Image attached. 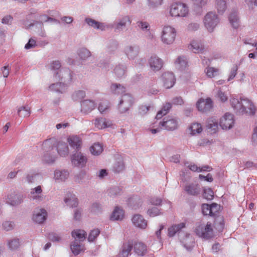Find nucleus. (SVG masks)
<instances>
[{
  "instance_id": "9d476101",
  "label": "nucleus",
  "mask_w": 257,
  "mask_h": 257,
  "mask_svg": "<svg viewBox=\"0 0 257 257\" xmlns=\"http://www.w3.org/2000/svg\"><path fill=\"white\" fill-rule=\"evenodd\" d=\"M52 146V143L51 140H46L42 145L43 149L47 151V153L43 156V160L49 164L54 163L56 159V156H52L48 153L49 151L53 149Z\"/></svg>"
},
{
  "instance_id": "473e14b6",
  "label": "nucleus",
  "mask_w": 257,
  "mask_h": 257,
  "mask_svg": "<svg viewBox=\"0 0 257 257\" xmlns=\"http://www.w3.org/2000/svg\"><path fill=\"white\" fill-rule=\"evenodd\" d=\"M111 92L115 94L122 95L125 92V88L119 84H112L110 86Z\"/></svg>"
},
{
  "instance_id": "39448f33",
  "label": "nucleus",
  "mask_w": 257,
  "mask_h": 257,
  "mask_svg": "<svg viewBox=\"0 0 257 257\" xmlns=\"http://www.w3.org/2000/svg\"><path fill=\"white\" fill-rule=\"evenodd\" d=\"M196 234L199 237L209 239L213 237V231L211 223L207 222L206 224L199 223L196 225L195 229Z\"/></svg>"
},
{
  "instance_id": "a18cd8bd",
  "label": "nucleus",
  "mask_w": 257,
  "mask_h": 257,
  "mask_svg": "<svg viewBox=\"0 0 257 257\" xmlns=\"http://www.w3.org/2000/svg\"><path fill=\"white\" fill-rule=\"evenodd\" d=\"M18 114L20 117H28L31 114L30 108L28 106H22L18 109Z\"/></svg>"
},
{
  "instance_id": "72a5a7b5",
  "label": "nucleus",
  "mask_w": 257,
  "mask_h": 257,
  "mask_svg": "<svg viewBox=\"0 0 257 257\" xmlns=\"http://www.w3.org/2000/svg\"><path fill=\"white\" fill-rule=\"evenodd\" d=\"M206 127L207 129L210 130L211 133H216L218 128L217 120L213 117L210 118L207 121Z\"/></svg>"
},
{
  "instance_id": "0e129e2a",
  "label": "nucleus",
  "mask_w": 257,
  "mask_h": 257,
  "mask_svg": "<svg viewBox=\"0 0 257 257\" xmlns=\"http://www.w3.org/2000/svg\"><path fill=\"white\" fill-rule=\"evenodd\" d=\"M148 6L150 9H155L162 4V0H148Z\"/></svg>"
},
{
  "instance_id": "ddd939ff",
  "label": "nucleus",
  "mask_w": 257,
  "mask_h": 257,
  "mask_svg": "<svg viewBox=\"0 0 257 257\" xmlns=\"http://www.w3.org/2000/svg\"><path fill=\"white\" fill-rule=\"evenodd\" d=\"M124 52L129 60H134L138 57L140 49L137 45H129L125 48Z\"/></svg>"
},
{
  "instance_id": "774afa93",
  "label": "nucleus",
  "mask_w": 257,
  "mask_h": 257,
  "mask_svg": "<svg viewBox=\"0 0 257 257\" xmlns=\"http://www.w3.org/2000/svg\"><path fill=\"white\" fill-rule=\"evenodd\" d=\"M36 46V41L33 38H31L29 39L28 42L25 45V48L27 50H28L34 48Z\"/></svg>"
},
{
  "instance_id": "9b49d317",
  "label": "nucleus",
  "mask_w": 257,
  "mask_h": 257,
  "mask_svg": "<svg viewBox=\"0 0 257 257\" xmlns=\"http://www.w3.org/2000/svg\"><path fill=\"white\" fill-rule=\"evenodd\" d=\"M71 162L73 165L78 167H84L87 162V157L81 152H76L72 155Z\"/></svg>"
},
{
  "instance_id": "58836bf2",
  "label": "nucleus",
  "mask_w": 257,
  "mask_h": 257,
  "mask_svg": "<svg viewBox=\"0 0 257 257\" xmlns=\"http://www.w3.org/2000/svg\"><path fill=\"white\" fill-rule=\"evenodd\" d=\"M72 236L74 237L75 240L79 239L80 241H83L85 238L86 233L83 230H74L71 233Z\"/></svg>"
},
{
  "instance_id": "bf43d9fd",
  "label": "nucleus",
  "mask_w": 257,
  "mask_h": 257,
  "mask_svg": "<svg viewBox=\"0 0 257 257\" xmlns=\"http://www.w3.org/2000/svg\"><path fill=\"white\" fill-rule=\"evenodd\" d=\"M109 107V102L106 100H103L99 104L98 108L101 113H103L107 110Z\"/></svg>"
},
{
  "instance_id": "c756f323",
  "label": "nucleus",
  "mask_w": 257,
  "mask_h": 257,
  "mask_svg": "<svg viewBox=\"0 0 257 257\" xmlns=\"http://www.w3.org/2000/svg\"><path fill=\"white\" fill-rule=\"evenodd\" d=\"M69 175L67 170H56L54 172V178L59 181H64L68 178Z\"/></svg>"
},
{
  "instance_id": "ea45409f",
  "label": "nucleus",
  "mask_w": 257,
  "mask_h": 257,
  "mask_svg": "<svg viewBox=\"0 0 257 257\" xmlns=\"http://www.w3.org/2000/svg\"><path fill=\"white\" fill-rule=\"evenodd\" d=\"M229 20L233 28L237 29L239 26V19L237 14L233 12L229 16Z\"/></svg>"
},
{
  "instance_id": "412c9836",
  "label": "nucleus",
  "mask_w": 257,
  "mask_h": 257,
  "mask_svg": "<svg viewBox=\"0 0 257 257\" xmlns=\"http://www.w3.org/2000/svg\"><path fill=\"white\" fill-rule=\"evenodd\" d=\"M184 190L188 195L192 196H197L201 193L200 185L196 183H191L186 185Z\"/></svg>"
},
{
  "instance_id": "7c9ffc66",
  "label": "nucleus",
  "mask_w": 257,
  "mask_h": 257,
  "mask_svg": "<svg viewBox=\"0 0 257 257\" xmlns=\"http://www.w3.org/2000/svg\"><path fill=\"white\" fill-rule=\"evenodd\" d=\"M64 201L67 205L70 207H75L78 205L77 199L75 197V195L71 193L67 194Z\"/></svg>"
},
{
  "instance_id": "603ef678",
  "label": "nucleus",
  "mask_w": 257,
  "mask_h": 257,
  "mask_svg": "<svg viewBox=\"0 0 257 257\" xmlns=\"http://www.w3.org/2000/svg\"><path fill=\"white\" fill-rule=\"evenodd\" d=\"M125 166L122 161L120 160L115 163L113 166V169L115 172H120L124 169Z\"/></svg>"
},
{
  "instance_id": "423d86ee",
  "label": "nucleus",
  "mask_w": 257,
  "mask_h": 257,
  "mask_svg": "<svg viewBox=\"0 0 257 257\" xmlns=\"http://www.w3.org/2000/svg\"><path fill=\"white\" fill-rule=\"evenodd\" d=\"M131 23L130 18L128 16H125L117 19L113 24H110V27L114 29V32L119 33L123 31Z\"/></svg>"
},
{
  "instance_id": "864d4df0",
  "label": "nucleus",
  "mask_w": 257,
  "mask_h": 257,
  "mask_svg": "<svg viewBox=\"0 0 257 257\" xmlns=\"http://www.w3.org/2000/svg\"><path fill=\"white\" fill-rule=\"evenodd\" d=\"M213 192L210 188L203 189V197L207 200H212L213 198Z\"/></svg>"
},
{
  "instance_id": "13d9d810",
  "label": "nucleus",
  "mask_w": 257,
  "mask_h": 257,
  "mask_svg": "<svg viewBox=\"0 0 257 257\" xmlns=\"http://www.w3.org/2000/svg\"><path fill=\"white\" fill-rule=\"evenodd\" d=\"M205 72L208 77L211 78L218 74V70L213 67H208L206 68Z\"/></svg>"
},
{
  "instance_id": "a211bd4d",
  "label": "nucleus",
  "mask_w": 257,
  "mask_h": 257,
  "mask_svg": "<svg viewBox=\"0 0 257 257\" xmlns=\"http://www.w3.org/2000/svg\"><path fill=\"white\" fill-rule=\"evenodd\" d=\"M23 201V196L21 194H17L15 193L8 195L6 198V203L12 205L17 206Z\"/></svg>"
},
{
  "instance_id": "2eb2a0df",
  "label": "nucleus",
  "mask_w": 257,
  "mask_h": 257,
  "mask_svg": "<svg viewBox=\"0 0 257 257\" xmlns=\"http://www.w3.org/2000/svg\"><path fill=\"white\" fill-rule=\"evenodd\" d=\"M96 107V103L93 100L85 99L81 102V112L88 114Z\"/></svg>"
},
{
  "instance_id": "b1692460",
  "label": "nucleus",
  "mask_w": 257,
  "mask_h": 257,
  "mask_svg": "<svg viewBox=\"0 0 257 257\" xmlns=\"http://www.w3.org/2000/svg\"><path fill=\"white\" fill-rule=\"evenodd\" d=\"M188 48L195 53H202L204 51V45L201 42L197 41H192Z\"/></svg>"
},
{
  "instance_id": "c9c22d12",
  "label": "nucleus",
  "mask_w": 257,
  "mask_h": 257,
  "mask_svg": "<svg viewBox=\"0 0 257 257\" xmlns=\"http://www.w3.org/2000/svg\"><path fill=\"white\" fill-rule=\"evenodd\" d=\"M86 96V93L84 90H78L75 91L71 95V98L74 101H82L81 100Z\"/></svg>"
},
{
  "instance_id": "f8f14e48",
  "label": "nucleus",
  "mask_w": 257,
  "mask_h": 257,
  "mask_svg": "<svg viewBox=\"0 0 257 257\" xmlns=\"http://www.w3.org/2000/svg\"><path fill=\"white\" fill-rule=\"evenodd\" d=\"M148 63L151 70L155 72L160 70L163 65V60L156 55L152 56Z\"/></svg>"
},
{
  "instance_id": "c03bdc74",
  "label": "nucleus",
  "mask_w": 257,
  "mask_h": 257,
  "mask_svg": "<svg viewBox=\"0 0 257 257\" xmlns=\"http://www.w3.org/2000/svg\"><path fill=\"white\" fill-rule=\"evenodd\" d=\"M78 54L81 60H85L91 56V52L85 48H82L78 51Z\"/></svg>"
},
{
  "instance_id": "f3484780",
  "label": "nucleus",
  "mask_w": 257,
  "mask_h": 257,
  "mask_svg": "<svg viewBox=\"0 0 257 257\" xmlns=\"http://www.w3.org/2000/svg\"><path fill=\"white\" fill-rule=\"evenodd\" d=\"M162 77L164 86L166 88L169 89L173 86L176 79L173 73L169 72L164 73Z\"/></svg>"
},
{
  "instance_id": "cd10ccee",
  "label": "nucleus",
  "mask_w": 257,
  "mask_h": 257,
  "mask_svg": "<svg viewBox=\"0 0 257 257\" xmlns=\"http://www.w3.org/2000/svg\"><path fill=\"white\" fill-rule=\"evenodd\" d=\"M70 146L75 150H79L80 148L82 141L80 138L77 136H73L68 139Z\"/></svg>"
},
{
  "instance_id": "8fccbe9b",
  "label": "nucleus",
  "mask_w": 257,
  "mask_h": 257,
  "mask_svg": "<svg viewBox=\"0 0 257 257\" xmlns=\"http://www.w3.org/2000/svg\"><path fill=\"white\" fill-rule=\"evenodd\" d=\"M194 9L201 10L204 7L207 2V0H192Z\"/></svg>"
},
{
  "instance_id": "1a4fd4ad",
  "label": "nucleus",
  "mask_w": 257,
  "mask_h": 257,
  "mask_svg": "<svg viewBox=\"0 0 257 257\" xmlns=\"http://www.w3.org/2000/svg\"><path fill=\"white\" fill-rule=\"evenodd\" d=\"M234 123V116L229 113H226L220 118L219 124L223 130H229L231 128Z\"/></svg>"
},
{
  "instance_id": "de8ad7c7",
  "label": "nucleus",
  "mask_w": 257,
  "mask_h": 257,
  "mask_svg": "<svg viewBox=\"0 0 257 257\" xmlns=\"http://www.w3.org/2000/svg\"><path fill=\"white\" fill-rule=\"evenodd\" d=\"M175 64L179 69H183L187 66V62L185 57L180 56L176 60Z\"/></svg>"
},
{
  "instance_id": "bb28decb",
  "label": "nucleus",
  "mask_w": 257,
  "mask_h": 257,
  "mask_svg": "<svg viewBox=\"0 0 257 257\" xmlns=\"http://www.w3.org/2000/svg\"><path fill=\"white\" fill-rule=\"evenodd\" d=\"M124 211L119 207H116L113 211L110 219L111 220H121L123 218Z\"/></svg>"
},
{
  "instance_id": "e2e57ef3",
  "label": "nucleus",
  "mask_w": 257,
  "mask_h": 257,
  "mask_svg": "<svg viewBox=\"0 0 257 257\" xmlns=\"http://www.w3.org/2000/svg\"><path fill=\"white\" fill-rule=\"evenodd\" d=\"M86 176V172L81 170L75 176V181L79 183H82Z\"/></svg>"
},
{
  "instance_id": "6ab92c4d",
  "label": "nucleus",
  "mask_w": 257,
  "mask_h": 257,
  "mask_svg": "<svg viewBox=\"0 0 257 257\" xmlns=\"http://www.w3.org/2000/svg\"><path fill=\"white\" fill-rule=\"evenodd\" d=\"M94 125L99 130L112 127L113 124L111 120L104 117H97L94 120Z\"/></svg>"
},
{
  "instance_id": "0eeeda50",
  "label": "nucleus",
  "mask_w": 257,
  "mask_h": 257,
  "mask_svg": "<svg viewBox=\"0 0 257 257\" xmlns=\"http://www.w3.org/2000/svg\"><path fill=\"white\" fill-rule=\"evenodd\" d=\"M121 95V98L118 104V109L120 112L124 113L132 106L133 102V97L130 94L125 93V92Z\"/></svg>"
},
{
  "instance_id": "c85d7f7f",
  "label": "nucleus",
  "mask_w": 257,
  "mask_h": 257,
  "mask_svg": "<svg viewBox=\"0 0 257 257\" xmlns=\"http://www.w3.org/2000/svg\"><path fill=\"white\" fill-rule=\"evenodd\" d=\"M58 153L61 156L65 157L67 156L69 153V148L66 143L64 142H59L57 147Z\"/></svg>"
},
{
  "instance_id": "052dcab7",
  "label": "nucleus",
  "mask_w": 257,
  "mask_h": 257,
  "mask_svg": "<svg viewBox=\"0 0 257 257\" xmlns=\"http://www.w3.org/2000/svg\"><path fill=\"white\" fill-rule=\"evenodd\" d=\"M201 208L203 215L212 216L210 205L203 204Z\"/></svg>"
},
{
  "instance_id": "79ce46f5",
  "label": "nucleus",
  "mask_w": 257,
  "mask_h": 257,
  "mask_svg": "<svg viewBox=\"0 0 257 257\" xmlns=\"http://www.w3.org/2000/svg\"><path fill=\"white\" fill-rule=\"evenodd\" d=\"M215 7L218 13L222 14L226 9V2L225 0H216Z\"/></svg>"
},
{
  "instance_id": "6e6552de",
  "label": "nucleus",
  "mask_w": 257,
  "mask_h": 257,
  "mask_svg": "<svg viewBox=\"0 0 257 257\" xmlns=\"http://www.w3.org/2000/svg\"><path fill=\"white\" fill-rule=\"evenodd\" d=\"M55 77L59 80L63 81L67 85L72 81V72L69 68H63L55 73Z\"/></svg>"
},
{
  "instance_id": "f704fd0d",
  "label": "nucleus",
  "mask_w": 257,
  "mask_h": 257,
  "mask_svg": "<svg viewBox=\"0 0 257 257\" xmlns=\"http://www.w3.org/2000/svg\"><path fill=\"white\" fill-rule=\"evenodd\" d=\"M189 133L193 136L197 134H200L202 131V127L200 123H193L188 128Z\"/></svg>"
},
{
  "instance_id": "a878e982",
  "label": "nucleus",
  "mask_w": 257,
  "mask_h": 257,
  "mask_svg": "<svg viewBox=\"0 0 257 257\" xmlns=\"http://www.w3.org/2000/svg\"><path fill=\"white\" fill-rule=\"evenodd\" d=\"M133 247H134V243L133 241H128L123 244L122 250L120 253L121 257H127L131 254Z\"/></svg>"
},
{
  "instance_id": "4be33fe9",
  "label": "nucleus",
  "mask_w": 257,
  "mask_h": 257,
  "mask_svg": "<svg viewBox=\"0 0 257 257\" xmlns=\"http://www.w3.org/2000/svg\"><path fill=\"white\" fill-rule=\"evenodd\" d=\"M133 224L137 227L145 229L147 226V221L140 214H135L132 219Z\"/></svg>"
},
{
  "instance_id": "e433bc0d",
  "label": "nucleus",
  "mask_w": 257,
  "mask_h": 257,
  "mask_svg": "<svg viewBox=\"0 0 257 257\" xmlns=\"http://www.w3.org/2000/svg\"><path fill=\"white\" fill-rule=\"evenodd\" d=\"M126 67L123 65L116 66L114 69V73L118 78H122L125 75Z\"/></svg>"
},
{
  "instance_id": "4c0bfd02",
  "label": "nucleus",
  "mask_w": 257,
  "mask_h": 257,
  "mask_svg": "<svg viewBox=\"0 0 257 257\" xmlns=\"http://www.w3.org/2000/svg\"><path fill=\"white\" fill-rule=\"evenodd\" d=\"M184 227L185 224L184 223H181L180 224L172 226L168 229V235L170 237L173 236L176 233L179 231Z\"/></svg>"
},
{
  "instance_id": "338daca9",
  "label": "nucleus",
  "mask_w": 257,
  "mask_h": 257,
  "mask_svg": "<svg viewBox=\"0 0 257 257\" xmlns=\"http://www.w3.org/2000/svg\"><path fill=\"white\" fill-rule=\"evenodd\" d=\"M2 227L4 230L9 231L13 229L14 223L11 221H5L3 223Z\"/></svg>"
},
{
  "instance_id": "4d7b16f0",
  "label": "nucleus",
  "mask_w": 257,
  "mask_h": 257,
  "mask_svg": "<svg viewBox=\"0 0 257 257\" xmlns=\"http://www.w3.org/2000/svg\"><path fill=\"white\" fill-rule=\"evenodd\" d=\"M151 109H153V106L151 105H142L139 107V113L142 115H145Z\"/></svg>"
},
{
  "instance_id": "7ed1b4c3",
  "label": "nucleus",
  "mask_w": 257,
  "mask_h": 257,
  "mask_svg": "<svg viewBox=\"0 0 257 257\" xmlns=\"http://www.w3.org/2000/svg\"><path fill=\"white\" fill-rule=\"evenodd\" d=\"M176 36V29L171 26H164L161 34V40L162 43L166 45H171L175 41Z\"/></svg>"
},
{
  "instance_id": "3c124183",
  "label": "nucleus",
  "mask_w": 257,
  "mask_h": 257,
  "mask_svg": "<svg viewBox=\"0 0 257 257\" xmlns=\"http://www.w3.org/2000/svg\"><path fill=\"white\" fill-rule=\"evenodd\" d=\"M90 210L95 214L100 213L102 212V205L98 202H94L92 204Z\"/></svg>"
},
{
  "instance_id": "a19ab883",
  "label": "nucleus",
  "mask_w": 257,
  "mask_h": 257,
  "mask_svg": "<svg viewBox=\"0 0 257 257\" xmlns=\"http://www.w3.org/2000/svg\"><path fill=\"white\" fill-rule=\"evenodd\" d=\"M90 151L92 155L98 156L103 151L102 146L99 143H94L90 148Z\"/></svg>"
},
{
  "instance_id": "6e6d98bb",
  "label": "nucleus",
  "mask_w": 257,
  "mask_h": 257,
  "mask_svg": "<svg viewBox=\"0 0 257 257\" xmlns=\"http://www.w3.org/2000/svg\"><path fill=\"white\" fill-rule=\"evenodd\" d=\"M147 214L151 217H155L161 214V212L158 208L153 207L148 209Z\"/></svg>"
},
{
  "instance_id": "09e8293b",
  "label": "nucleus",
  "mask_w": 257,
  "mask_h": 257,
  "mask_svg": "<svg viewBox=\"0 0 257 257\" xmlns=\"http://www.w3.org/2000/svg\"><path fill=\"white\" fill-rule=\"evenodd\" d=\"M8 245L10 249L16 250L18 249L20 245L19 239L18 238H14L9 240L8 241Z\"/></svg>"
},
{
  "instance_id": "5701e85b",
  "label": "nucleus",
  "mask_w": 257,
  "mask_h": 257,
  "mask_svg": "<svg viewBox=\"0 0 257 257\" xmlns=\"http://www.w3.org/2000/svg\"><path fill=\"white\" fill-rule=\"evenodd\" d=\"M68 85L64 83H53L49 87V89L59 93H64L67 91Z\"/></svg>"
},
{
  "instance_id": "20e7f679",
  "label": "nucleus",
  "mask_w": 257,
  "mask_h": 257,
  "mask_svg": "<svg viewBox=\"0 0 257 257\" xmlns=\"http://www.w3.org/2000/svg\"><path fill=\"white\" fill-rule=\"evenodd\" d=\"M219 22L217 15L212 12H208L205 16L203 23L208 32L212 33Z\"/></svg>"
},
{
  "instance_id": "393cba45",
  "label": "nucleus",
  "mask_w": 257,
  "mask_h": 257,
  "mask_svg": "<svg viewBox=\"0 0 257 257\" xmlns=\"http://www.w3.org/2000/svg\"><path fill=\"white\" fill-rule=\"evenodd\" d=\"M134 251L139 256H144L147 252V247L142 242H137L134 243Z\"/></svg>"
},
{
  "instance_id": "37998d69",
  "label": "nucleus",
  "mask_w": 257,
  "mask_h": 257,
  "mask_svg": "<svg viewBox=\"0 0 257 257\" xmlns=\"http://www.w3.org/2000/svg\"><path fill=\"white\" fill-rule=\"evenodd\" d=\"M122 190L119 187L114 186L110 188L107 190L108 195L110 197L114 198L121 194Z\"/></svg>"
},
{
  "instance_id": "5fc2aeb1",
  "label": "nucleus",
  "mask_w": 257,
  "mask_h": 257,
  "mask_svg": "<svg viewBox=\"0 0 257 257\" xmlns=\"http://www.w3.org/2000/svg\"><path fill=\"white\" fill-rule=\"evenodd\" d=\"M137 26L142 31H148L150 29L149 24L146 21H139L137 22Z\"/></svg>"
},
{
  "instance_id": "680f3d73",
  "label": "nucleus",
  "mask_w": 257,
  "mask_h": 257,
  "mask_svg": "<svg viewBox=\"0 0 257 257\" xmlns=\"http://www.w3.org/2000/svg\"><path fill=\"white\" fill-rule=\"evenodd\" d=\"M100 231L98 229H93L90 232L88 240L89 241H93L96 237L99 234Z\"/></svg>"
},
{
  "instance_id": "2f4dec72",
  "label": "nucleus",
  "mask_w": 257,
  "mask_h": 257,
  "mask_svg": "<svg viewBox=\"0 0 257 257\" xmlns=\"http://www.w3.org/2000/svg\"><path fill=\"white\" fill-rule=\"evenodd\" d=\"M70 248L72 252L75 255L79 254L84 250V246L80 244L77 240H74L71 244Z\"/></svg>"
},
{
  "instance_id": "dca6fc26",
  "label": "nucleus",
  "mask_w": 257,
  "mask_h": 257,
  "mask_svg": "<svg viewBox=\"0 0 257 257\" xmlns=\"http://www.w3.org/2000/svg\"><path fill=\"white\" fill-rule=\"evenodd\" d=\"M199 111L207 112L212 107V102L210 98L200 99L196 103Z\"/></svg>"
},
{
  "instance_id": "49530a36",
  "label": "nucleus",
  "mask_w": 257,
  "mask_h": 257,
  "mask_svg": "<svg viewBox=\"0 0 257 257\" xmlns=\"http://www.w3.org/2000/svg\"><path fill=\"white\" fill-rule=\"evenodd\" d=\"M49 69L54 72V76L57 72H59L61 67V63L59 61H53L49 65Z\"/></svg>"
},
{
  "instance_id": "aec40b11",
  "label": "nucleus",
  "mask_w": 257,
  "mask_h": 257,
  "mask_svg": "<svg viewBox=\"0 0 257 257\" xmlns=\"http://www.w3.org/2000/svg\"><path fill=\"white\" fill-rule=\"evenodd\" d=\"M47 212L44 209H40L35 211L33 220L39 224L42 223L47 218Z\"/></svg>"
},
{
  "instance_id": "4468645a",
  "label": "nucleus",
  "mask_w": 257,
  "mask_h": 257,
  "mask_svg": "<svg viewBox=\"0 0 257 257\" xmlns=\"http://www.w3.org/2000/svg\"><path fill=\"white\" fill-rule=\"evenodd\" d=\"M159 124L164 129L168 131H173L177 128L178 122L177 120L172 117L164 118L163 121L159 122Z\"/></svg>"
},
{
  "instance_id": "69168bd1",
  "label": "nucleus",
  "mask_w": 257,
  "mask_h": 257,
  "mask_svg": "<svg viewBox=\"0 0 257 257\" xmlns=\"http://www.w3.org/2000/svg\"><path fill=\"white\" fill-rule=\"evenodd\" d=\"M48 237L50 240L53 242H59L61 239V237L59 234L54 232L49 233L48 235Z\"/></svg>"
},
{
  "instance_id": "f03ea898",
  "label": "nucleus",
  "mask_w": 257,
  "mask_h": 257,
  "mask_svg": "<svg viewBox=\"0 0 257 257\" xmlns=\"http://www.w3.org/2000/svg\"><path fill=\"white\" fill-rule=\"evenodd\" d=\"M169 13L173 17H186L189 14V8L184 3H173L170 7Z\"/></svg>"
},
{
  "instance_id": "f257e3e1",
  "label": "nucleus",
  "mask_w": 257,
  "mask_h": 257,
  "mask_svg": "<svg viewBox=\"0 0 257 257\" xmlns=\"http://www.w3.org/2000/svg\"><path fill=\"white\" fill-rule=\"evenodd\" d=\"M232 107L236 113L239 114H248L254 115L256 111V107L253 103L247 98L232 97L230 100Z\"/></svg>"
}]
</instances>
